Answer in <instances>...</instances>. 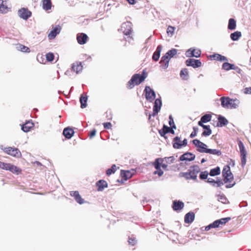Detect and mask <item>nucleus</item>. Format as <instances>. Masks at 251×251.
I'll list each match as a JSON object with an SVG mask.
<instances>
[{"label": "nucleus", "mask_w": 251, "mask_h": 251, "mask_svg": "<svg viewBox=\"0 0 251 251\" xmlns=\"http://www.w3.org/2000/svg\"><path fill=\"white\" fill-rule=\"evenodd\" d=\"M200 167L197 165L192 166L190 167L188 172H181L179 176L184 177L186 179L196 180L197 178V174L200 172Z\"/></svg>", "instance_id": "1"}, {"label": "nucleus", "mask_w": 251, "mask_h": 251, "mask_svg": "<svg viewBox=\"0 0 251 251\" xmlns=\"http://www.w3.org/2000/svg\"><path fill=\"white\" fill-rule=\"evenodd\" d=\"M147 75L145 70H143L142 75L138 74H134L127 82V87L129 89L133 88L135 85H138L144 81Z\"/></svg>", "instance_id": "2"}, {"label": "nucleus", "mask_w": 251, "mask_h": 251, "mask_svg": "<svg viewBox=\"0 0 251 251\" xmlns=\"http://www.w3.org/2000/svg\"><path fill=\"white\" fill-rule=\"evenodd\" d=\"M222 106L224 108H236L238 106L239 101L237 100L223 97L220 98Z\"/></svg>", "instance_id": "3"}, {"label": "nucleus", "mask_w": 251, "mask_h": 251, "mask_svg": "<svg viewBox=\"0 0 251 251\" xmlns=\"http://www.w3.org/2000/svg\"><path fill=\"white\" fill-rule=\"evenodd\" d=\"M0 168L6 171H9L16 175H19L22 172L21 169L18 167L10 163H4L1 161H0Z\"/></svg>", "instance_id": "4"}, {"label": "nucleus", "mask_w": 251, "mask_h": 251, "mask_svg": "<svg viewBox=\"0 0 251 251\" xmlns=\"http://www.w3.org/2000/svg\"><path fill=\"white\" fill-rule=\"evenodd\" d=\"M0 148L3 150L4 152L12 156L19 158L22 155L20 151L17 148L10 147L4 148L2 145L0 146Z\"/></svg>", "instance_id": "5"}, {"label": "nucleus", "mask_w": 251, "mask_h": 251, "mask_svg": "<svg viewBox=\"0 0 251 251\" xmlns=\"http://www.w3.org/2000/svg\"><path fill=\"white\" fill-rule=\"evenodd\" d=\"M222 175L224 177V179L222 180L224 182V184L230 182L233 179V176L228 166H226L224 168L222 171Z\"/></svg>", "instance_id": "6"}, {"label": "nucleus", "mask_w": 251, "mask_h": 251, "mask_svg": "<svg viewBox=\"0 0 251 251\" xmlns=\"http://www.w3.org/2000/svg\"><path fill=\"white\" fill-rule=\"evenodd\" d=\"M193 144L197 148V151L201 153H206L207 150V146L200 141L198 139H194L192 141Z\"/></svg>", "instance_id": "7"}, {"label": "nucleus", "mask_w": 251, "mask_h": 251, "mask_svg": "<svg viewBox=\"0 0 251 251\" xmlns=\"http://www.w3.org/2000/svg\"><path fill=\"white\" fill-rule=\"evenodd\" d=\"M145 97L147 100L150 102H152L155 98V93L153 89L150 86H147L145 87Z\"/></svg>", "instance_id": "8"}, {"label": "nucleus", "mask_w": 251, "mask_h": 251, "mask_svg": "<svg viewBox=\"0 0 251 251\" xmlns=\"http://www.w3.org/2000/svg\"><path fill=\"white\" fill-rule=\"evenodd\" d=\"M161 160L160 158H156L152 163L153 166L156 169V171L153 172V174L157 175L159 176H161L164 174V172L161 169V163L160 162V160Z\"/></svg>", "instance_id": "9"}, {"label": "nucleus", "mask_w": 251, "mask_h": 251, "mask_svg": "<svg viewBox=\"0 0 251 251\" xmlns=\"http://www.w3.org/2000/svg\"><path fill=\"white\" fill-rule=\"evenodd\" d=\"M122 30L126 35H130L132 31V24L130 22L124 23L122 25Z\"/></svg>", "instance_id": "10"}, {"label": "nucleus", "mask_w": 251, "mask_h": 251, "mask_svg": "<svg viewBox=\"0 0 251 251\" xmlns=\"http://www.w3.org/2000/svg\"><path fill=\"white\" fill-rule=\"evenodd\" d=\"M185 64L187 66H191L194 68L200 67L201 65V63L200 60L190 58L186 60Z\"/></svg>", "instance_id": "11"}, {"label": "nucleus", "mask_w": 251, "mask_h": 251, "mask_svg": "<svg viewBox=\"0 0 251 251\" xmlns=\"http://www.w3.org/2000/svg\"><path fill=\"white\" fill-rule=\"evenodd\" d=\"M162 106V101L160 98L156 99L154 102L153 113L152 116H155L160 111Z\"/></svg>", "instance_id": "12"}, {"label": "nucleus", "mask_w": 251, "mask_h": 251, "mask_svg": "<svg viewBox=\"0 0 251 251\" xmlns=\"http://www.w3.org/2000/svg\"><path fill=\"white\" fill-rule=\"evenodd\" d=\"M230 220V217H226L224 218H222L219 220H217L215 221L214 222L211 223V226L213 228H217L221 226V225H224L227 222H228Z\"/></svg>", "instance_id": "13"}, {"label": "nucleus", "mask_w": 251, "mask_h": 251, "mask_svg": "<svg viewBox=\"0 0 251 251\" xmlns=\"http://www.w3.org/2000/svg\"><path fill=\"white\" fill-rule=\"evenodd\" d=\"M18 14L20 18L24 20H27L31 15V12L25 8H22L19 10Z\"/></svg>", "instance_id": "14"}, {"label": "nucleus", "mask_w": 251, "mask_h": 251, "mask_svg": "<svg viewBox=\"0 0 251 251\" xmlns=\"http://www.w3.org/2000/svg\"><path fill=\"white\" fill-rule=\"evenodd\" d=\"M61 29V26L59 25H56L54 27H53L48 34L49 39L50 40L53 39L60 32Z\"/></svg>", "instance_id": "15"}, {"label": "nucleus", "mask_w": 251, "mask_h": 251, "mask_svg": "<svg viewBox=\"0 0 251 251\" xmlns=\"http://www.w3.org/2000/svg\"><path fill=\"white\" fill-rule=\"evenodd\" d=\"M195 158V155L191 152H186L180 156L181 161H193Z\"/></svg>", "instance_id": "16"}, {"label": "nucleus", "mask_w": 251, "mask_h": 251, "mask_svg": "<svg viewBox=\"0 0 251 251\" xmlns=\"http://www.w3.org/2000/svg\"><path fill=\"white\" fill-rule=\"evenodd\" d=\"M222 69L226 71H229L230 70H236L238 73H240L241 71L240 69L235 67L234 64H230L228 62H225L223 64Z\"/></svg>", "instance_id": "17"}, {"label": "nucleus", "mask_w": 251, "mask_h": 251, "mask_svg": "<svg viewBox=\"0 0 251 251\" xmlns=\"http://www.w3.org/2000/svg\"><path fill=\"white\" fill-rule=\"evenodd\" d=\"M134 173L135 171L134 170L131 171L121 170V175L125 180L131 178Z\"/></svg>", "instance_id": "18"}, {"label": "nucleus", "mask_w": 251, "mask_h": 251, "mask_svg": "<svg viewBox=\"0 0 251 251\" xmlns=\"http://www.w3.org/2000/svg\"><path fill=\"white\" fill-rule=\"evenodd\" d=\"M88 38L87 35L83 33H78L77 34V41L80 45H83L86 43Z\"/></svg>", "instance_id": "19"}, {"label": "nucleus", "mask_w": 251, "mask_h": 251, "mask_svg": "<svg viewBox=\"0 0 251 251\" xmlns=\"http://www.w3.org/2000/svg\"><path fill=\"white\" fill-rule=\"evenodd\" d=\"M207 182L214 187H218L224 185V182L220 179H218L217 180H214L212 178H208L207 179Z\"/></svg>", "instance_id": "20"}, {"label": "nucleus", "mask_w": 251, "mask_h": 251, "mask_svg": "<svg viewBox=\"0 0 251 251\" xmlns=\"http://www.w3.org/2000/svg\"><path fill=\"white\" fill-rule=\"evenodd\" d=\"M210 57L211 60H216V61H227V58L225 56H223L218 53H214L210 56Z\"/></svg>", "instance_id": "21"}, {"label": "nucleus", "mask_w": 251, "mask_h": 251, "mask_svg": "<svg viewBox=\"0 0 251 251\" xmlns=\"http://www.w3.org/2000/svg\"><path fill=\"white\" fill-rule=\"evenodd\" d=\"M170 61V58L167 56H163L160 61V64H161V67L163 69H167L169 66V63Z\"/></svg>", "instance_id": "22"}, {"label": "nucleus", "mask_w": 251, "mask_h": 251, "mask_svg": "<svg viewBox=\"0 0 251 251\" xmlns=\"http://www.w3.org/2000/svg\"><path fill=\"white\" fill-rule=\"evenodd\" d=\"M184 207V203L179 201H174L173 204V208L175 211L180 210Z\"/></svg>", "instance_id": "23"}, {"label": "nucleus", "mask_w": 251, "mask_h": 251, "mask_svg": "<svg viewBox=\"0 0 251 251\" xmlns=\"http://www.w3.org/2000/svg\"><path fill=\"white\" fill-rule=\"evenodd\" d=\"M162 47L161 45H158L156 48L155 51L153 53L152 55V59L155 61L158 60L160 56V52L162 50Z\"/></svg>", "instance_id": "24"}, {"label": "nucleus", "mask_w": 251, "mask_h": 251, "mask_svg": "<svg viewBox=\"0 0 251 251\" xmlns=\"http://www.w3.org/2000/svg\"><path fill=\"white\" fill-rule=\"evenodd\" d=\"M63 134L66 138L70 139L73 136L74 131L72 128L66 127L64 129Z\"/></svg>", "instance_id": "25"}, {"label": "nucleus", "mask_w": 251, "mask_h": 251, "mask_svg": "<svg viewBox=\"0 0 251 251\" xmlns=\"http://www.w3.org/2000/svg\"><path fill=\"white\" fill-rule=\"evenodd\" d=\"M182 143L180 140V138L178 136L175 137L173 141V146L174 148L179 149L182 147Z\"/></svg>", "instance_id": "26"}, {"label": "nucleus", "mask_w": 251, "mask_h": 251, "mask_svg": "<svg viewBox=\"0 0 251 251\" xmlns=\"http://www.w3.org/2000/svg\"><path fill=\"white\" fill-rule=\"evenodd\" d=\"M34 126V124L30 121H28L26 122L25 124L23 125L22 126V129L23 131L25 132H28L30 129L33 127Z\"/></svg>", "instance_id": "27"}, {"label": "nucleus", "mask_w": 251, "mask_h": 251, "mask_svg": "<svg viewBox=\"0 0 251 251\" xmlns=\"http://www.w3.org/2000/svg\"><path fill=\"white\" fill-rule=\"evenodd\" d=\"M98 187V191H102L105 188L107 187V183L106 181L103 180H100L98 181L97 183Z\"/></svg>", "instance_id": "28"}, {"label": "nucleus", "mask_w": 251, "mask_h": 251, "mask_svg": "<svg viewBox=\"0 0 251 251\" xmlns=\"http://www.w3.org/2000/svg\"><path fill=\"white\" fill-rule=\"evenodd\" d=\"M195 218V214L193 212H188L187 213L184 218V221L186 223H191Z\"/></svg>", "instance_id": "29"}, {"label": "nucleus", "mask_w": 251, "mask_h": 251, "mask_svg": "<svg viewBox=\"0 0 251 251\" xmlns=\"http://www.w3.org/2000/svg\"><path fill=\"white\" fill-rule=\"evenodd\" d=\"M42 8L45 11L51 9L52 4L50 0H42Z\"/></svg>", "instance_id": "30"}, {"label": "nucleus", "mask_w": 251, "mask_h": 251, "mask_svg": "<svg viewBox=\"0 0 251 251\" xmlns=\"http://www.w3.org/2000/svg\"><path fill=\"white\" fill-rule=\"evenodd\" d=\"M218 123L217 124V126L220 127H222L223 126H226L228 124V121L223 116L220 115L218 117Z\"/></svg>", "instance_id": "31"}, {"label": "nucleus", "mask_w": 251, "mask_h": 251, "mask_svg": "<svg viewBox=\"0 0 251 251\" xmlns=\"http://www.w3.org/2000/svg\"><path fill=\"white\" fill-rule=\"evenodd\" d=\"M72 70L76 74H78L82 70L83 67L80 62L74 63L72 66Z\"/></svg>", "instance_id": "32"}, {"label": "nucleus", "mask_w": 251, "mask_h": 251, "mask_svg": "<svg viewBox=\"0 0 251 251\" xmlns=\"http://www.w3.org/2000/svg\"><path fill=\"white\" fill-rule=\"evenodd\" d=\"M88 98L86 95H81L79 101L81 103L80 107L81 108H84L87 106V101Z\"/></svg>", "instance_id": "33"}, {"label": "nucleus", "mask_w": 251, "mask_h": 251, "mask_svg": "<svg viewBox=\"0 0 251 251\" xmlns=\"http://www.w3.org/2000/svg\"><path fill=\"white\" fill-rule=\"evenodd\" d=\"M7 10V0H0V12L5 13Z\"/></svg>", "instance_id": "34"}, {"label": "nucleus", "mask_w": 251, "mask_h": 251, "mask_svg": "<svg viewBox=\"0 0 251 251\" xmlns=\"http://www.w3.org/2000/svg\"><path fill=\"white\" fill-rule=\"evenodd\" d=\"M160 158L162 159L161 160H160V162H161V163H163V162H165L167 164H169L173 163L175 160V157L174 156Z\"/></svg>", "instance_id": "35"}, {"label": "nucleus", "mask_w": 251, "mask_h": 251, "mask_svg": "<svg viewBox=\"0 0 251 251\" xmlns=\"http://www.w3.org/2000/svg\"><path fill=\"white\" fill-rule=\"evenodd\" d=\"M206 153H208L210 154L215 155L218 156H220L222 154V152L220 150L217 149H207Z\"/></svg>", "instance_id": "36"}, {"label": "nucleus", "mask_w": 251, "mask_h": 251, "mask_svg": "<svg viewBox=\"0 0 251 251\" xmlns=\"http://www.w3.org/2000/svg\"><path fill=\"white\" fill-rule=\"evenodd\" d=\"M212 116L209 114H206L202 116L200 121L199 122H201V123H206L211 120Z\"/></svg>", "instance_id": "37"}, {"label": "nucleus", "mask_w": 251, "mask_h": 251, "mask_svg": "<svg viewBox=\"0 0 251 251\" xmlns=\"http://www.w3.org/2000/svg\"><path fill=\"white\" fill-rule=\"evenodd\" d=\"M180 76L183 80H187L189 78L188 71L187 69L184 68L181 70L180 73Z\"/></svg>", "instance_id": "38"}, {"label": "nucleus", "mask_w": 251, "mask_h": 251, "mask_svg": "<svg viewBox=\"0 0 251 251\" xmlns=\"http://www.w3.org/2000/svg\"><path fill=\"white\" fill-rule=\"evenodd\" d=\"M238 146L240 150L241 156H246L247 151L245 150L243 143L240 141L238 143Z\"/></svg>", "instance_id": "39"}, {"label": "nucleus", "mask_w": 251, "mask_h": 251, "mask_svg": "<svg viewBox=\"0 0 251 251\" xmlns=\"http://www.w3.org/2000/svg\"><path fill=\"white\" fill-rule=\"evenodd\" d=\"M236 23L234 19L230 18L228 21V28L230 30H234L236 28Z\"/></svg>", "instance_id": "40"}, {"label": "nucleus", "mask_w": 251, "mask_h": 251, "mask_svg": "<svg viewBox=\"0 0 251 251\" xmlns=\"http://www.w3.org/2000/svg\"><path fill=\"white\" fill-rule=\"evenodd\" d=\"M177 50L175 49H172L169 50L164 56H167L170 58V59L173 57L176 54Z\"/></svg>", "instance_id": "41"}, {"label": "nucleus", "mask_w": 251, "mask_h": 251, "mask_svg": "<svg viewBox=\"0 0 251 251\" xmlns=\"http://www.w3.org/2000/svg\"><path fill=\"white\" fill-rule=\"evenodd\" d=\"M16 48L18 50H20L22 52H29L30 49L27 47H26L24 45L19 44L17 45Z\"/></svg>", "instance_id": "42"}, {"label": "nucleus", "mask_w": 251, "mask_h": 251, "mask_svg": "<svg viewBox=\"0 0 251 251\" xmlns=\"http://www.w3.org/2000/svg\"><path fill=\"white\" fill-rule=\"evenodd\" d=\"M241 35V32L237 31L230 34V38L233 41H237Z\"/></svg>", "instance_id": "43"}, {"label": "nucleus", "mask_w": 251, "mask_h": 251, "mask_svg": "<svg viewBox=\"0 0 251 251\" xmlns=\"http://www.w3.org/2000/svg\"><path fill=\"white\" fill-rule=\"evenodd\" d=\"M218 201L222 203L226 204L228 202V201L224 195H219L218 196Z\"/></svg>", "instance_id": "44"}, {"label": "nucleus", "mask_w": 251, "mask_h": 251, "mask_svg": "<svg viewBox=\"0 0 251 251\" xmlns=\"http://www.w3.org/2000/svg\"><path fill=\"white\" fill-rule=\"evenodd\" d=\"M220 174V169L219 167H217L210 170L209 175L211 176H215Z\"/></svg>", "instance_id": "45"}, {"label": "nucleus", "mask_w": 251, "mask_h": 251, "mask_svg": "<svg viewBox=\"0 0 251 251\" xmlns=\"http://www.w3.org/2000/svg\"><path fill=\"white\" fill-rule=\"evenodd\" d=\"M176 27L173 26L169 25L167 30V33L168 36L172 37L174 34Z\"/></svg>", "instance_id": "46"}, {"label": "nucleus", "mask_w": 251, "mask_h": 251, "mask_svg": "<svg viewBox=\"0 0 251 251\" xmlns=\"http://www.w3.org/2000/svg\"><path fill=\"white\" fill-rule=\"evenodd\" d=\"M117 167L115 165H113L111 168L108 169L106 171V175L107 176H109L111 175L112 173H114L115 171L117 170Z\"/></svg>", "instance_id": "47"}, {"label": "nucleus", "mask_w": 251, "mask_h": 251, "mask_svg": "<svg viewBox=\"0 0 251 251\" xmlns=\"http://www.w3.org/2000/svg\"><path fill=\"white\" fill-rule=\"evenodd\" d=\"M163 127H164V129H165V130L166 134L168 133H171V134H175L174 130H173L170 127H169L167 126L164 125Z\"/></svg>", "instance_id": "48"}, {"label": "nucleus", "mask_w": 251, "mask_h": 251, "mask_svg": "<svg viewBox=\"0 0 251 251\" xmlns=\"http://www.w3.org/2000/svg\"><path fill=\"white\" fill-rule=\"evenodd\" d=\"M46 56L47 60L50 62L53 61L54 58V55L53 53L51 52L47 53Z\"/></svg>", "instance_id": "49"}, {"label": "nucleus", "mask_w": 251, "mask_h": 251, "mask_svg": "<svg viewBox=\"0 0 251 251\" xmlns=\"http://www.w3.org/2000/svg\"><path fill=\"white\" fill-rule=\"evenodd\" d=\"M194 51L195 49L190 48L186 51L185 55L187 57H193V55H194L193 54Z\"/></svg>", "instance_id": "50"}, {"label": "nucleus", "mask_w": 251, "mask_h": 251, "mask_svg": "<svg viewBox=\"0 0 251 251\" xmlns=\"http://www.w3.org/2000/svg\"><path fill=\"white\" fill-rule=\"evenodd\" d=\"M208 175V173L207 171L201 172L200 175V178L201 179H205L207 178Z\"/></svg>", "instance_id": "51"}, {"label": "nucleus", "mask_w": 251, "mask_h": 251, "mask_svg": "<svg viewBox=\"0 0 251 251\" xmlns=\"http://www.w3.org/2000/svg\"><path fill=\"white\" fill-rule=\"evenodd\" d=\"M211 133H212L211 129H206L205 130H204L202 133V136H205V137L208 136L210 135H211Z\"/></svg>", "instance_id": "52"}, {"label": "nucleus", "mask_w": 251, "mask_h": 251, "mask_svg": "<svg viewBox=\"0 0 251 251\" xmlns=\"http://www.w3.org/2000/svg\"><path fill=\"white\" fill-rule=\"evenodd\" d=\"M136 242L137 241L135 238L132 237H129V239H128L129 244H130L132 246H134L136 243Z\"/></svg>", "instance_id": "53"}, {"label": "nucleus", "mask_w": 251, "mask_h": 251, "mask_svg": "<svg viewBox=\"0 0 251 251\" xmlns=\"http://www.w3.org/2000/svg\"><path fill=\"white\" fill-rule=\"evenodd\" d=\"M75 200L76 201L77 203H78L79 204H81L84 203V201H84V199H83L81 197L80 195H79V196H78V197H76V198H75Z\"/></svg>", "instance_id": "54"}, {"label": "nucleus", "mask_w": 251, "mask_h": 251, "mask_svg": "<svg viewBox=\"0 0 251 251\" xmlns=\"http://www.w3.org/2000/svg\"><path fill=\"white\" fill-rule=\"evenodd\" d=\"M201 51L200 50L195 49V51L193 53L194 55H193V57H195L196 58L199 57L201 56Z\"/></svg>", "instance_id": "55"}, {"label": "nucleus", "mask_w": 251, "mask_h": 251, "mask_svg": "<svg viewBox=\"0 0 251 251\" xmlns=\"http://www.w3.org/2000/svg\"><path fill=\"white\" fill-rule=\"evenodd\" d=\"M246 164V156H241V164L244 167Z\"/></svg>", "instance_id": "56"}, {"label": "nucleus", "mask_w": 251, "mask_h": 251, "mask_svg": "<svg viewBox=\"0 0 251 251\" xmlns=\"http://www.w3.org/2000/svg\"><path fill=\"white\" fill-rule=\"evenodd\" d=\"M70 195L72 197H74L75 199L76 197H78V196L80 195L79 192L77 191L71 192Z\"/></svg>", "instance_id": "57"}, {"label": "nucleus", "mask_w": 251, "mask_h": 251, "mask_svg": "<svg viewBox=\"0 0 251 251\" xmlns=\"http://www.w3.org/2000/svg\"><path fill=\"white\" fill-rule=\"evenodd\" d=\"M103 125L104 128L105 129H110L112 127V125L109 122L104 123Z\"/></svg>", "instance_id": "58"}, {"label": "nucleus", "mask_w": 251, "mask_h": 251, "mask_svg": "<svg viewBox=\"0 0 251 251\" xmlns=\"http://www.w3.org/2000/svg\"><path fill=\"white\" fill-rule=\"evenodd\" d=\"M198 125L199 126H201L204 129H210L209 126H206L203 125V123H201V122H198Z\"/></svg>", "instance_id": "59"}, {"label": "nucleus", "mask_w": 251, "mask_h": 251, "mask_svg": "<svg viewBox=\"0 0 251 251\" xmlns=\"http://www.w3.org/2000/svg\"><path fill=\"white\" fill-rule=\"evenodd\" d=\"M169 125L170 126H172V125H175L174 119H173L172 115L169 116Z\"/></svg>", "instance_id": "60"}, {"label": "nucleus", "mask_w": 251, "mask_h": 251, "mask_svg": "<svg viewBox=\"0 0 251 251\" xmlns=\"http://www.w3.org/2000/svg\"><path fill=\"white\" fill-rule=\"evenodd\" d=\"M159 133L161 136L165 137V135L166 134V133L163 127L161 130H159Z\"/></svg>", "instance_id": "61"}, {"label": "nucleus", "mask_w": 251, "mask_h": 251, "mask_svg": "<svg viewBox=\"0 0 251 251\" xmlns=\"http://www.w3.org/2000/svg\"><path fill=\"white\" fill-rule=\"evenodd\" d=\"M96 130L95 129H94L93 130L91 131L90 132V134H89L90 138H92V137H93L96 135Z\"/></svg>", "instance_id": "62"}, {"label": "nucleus", "mask_w": 251, "mask_h": 251, "mask_svg": "<svg viewBox=\"0 0 251 251\" xmlns=\"http://www.w3.org/2000/svg\"><path fill=\"white\" fill-rule=\"evenodd\" d=\"M244 93L247 94H251V87L246 88L244 89Z\"/></svg>", "instance_id": "63"}, {"label": "nucleus", "mask_w": 251, "mask_h": 251, "mask_svg": "<svg viewBox=\"0 0 251 251\" xmlns=\"http://www.w3.org/2000/svg\"><path fill=\"white\" fill-rule=\"evenodd\" d=\"M161 167L163 168V170H164L165 171L168 170L167 169V167H168L167 164H166L165 163H163V162L161 164Z\"/></svg>", "instance_id": "64"}]
</instances>
